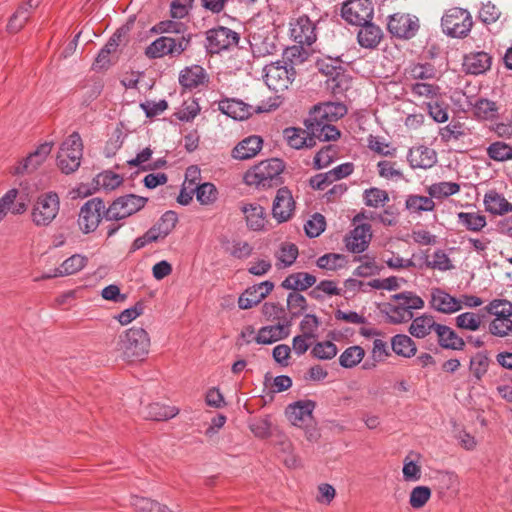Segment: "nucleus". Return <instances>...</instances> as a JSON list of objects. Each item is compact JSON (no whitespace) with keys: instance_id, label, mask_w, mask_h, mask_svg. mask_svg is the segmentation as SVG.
I'll list each match as a JSON object with an SVG mask.
<instances>
[{"instance_id":"1","label":"nucleus","mask_w":512,"mask_h":512,"mask_svg":"<svg viewBox=\"0 0 512 512\" xmlns=\"http://www.w3.org/2000/svg\"><path fill=\"white\" fill-rule=\"evenodd\" d=\"M284 170L283 161L272 158L253 166L244 175V182L257 188H268L280 182Z\"/></svg>"},{"instance_id":"2","label":"nucleus","mask_w":512,"mask_h":512,"mask_svg":"<svg viewBox=\"0 0 512 512\" xmlns=\"http://www.w3.org/2000/svg\"><path fill=\"white\" fill-rule=\"evenodd\" d=\"M120 345L127 360H143L149 353L150 337L145 329L132 327L121 337Z\"/></svg>"},{"instance_id":"3","label":"nucleus","mask_w":512,"mask_h":512,"mask_svg":"<svg viewBox=\"0 0 512 512\" xmlns=\"http://www.w3.org/2000/svg\"><path fill=\"white\" fill-rule=\"evenodd\" d=\"M82 155V139L79 133L73 132L59 148L57 154V166L62 173L71 174L80 167Z\"/></svg>"},{"instance_id":"4","label":"nucleus","mask_w":512,"mask_h":512,"mask_svg":"<svg viewBox=\"0 0 512 512\" xmlns=\"http://www.w3.org/2000/svg\"><path fill=\"white\" fill-rule=\"evenodd\" d=\"M191 45V36H161L154 40L145 50L149 58H162L164 56L178 57Z\"/></svg>"},{"instance_id":"5","label":"nucleus","mask_w":512,"mask_h":512,"mask_svg":"<svg viewBox=\"0 0 512 512\" xmlns=\"http://www.w3.org/2000/svg\"><path fill=\"white\" fill-rule=\"evenodd\" d=\"M60 209V199L56 192H46L39 195L33 205L31 218L38 227L50 225L57 217Z\"/></svg>"},{"instance_id":"6","label":"nucleus","mask_w":512,"mask_h":512,"mask_svg":"<svg viewBox=\"0 0 512 512\" xmlns=\"http://www.w3.org/2000/svg\"><path fill=\"white\" fill-rule=\"evenodd\" d=\"M264 80L268 88L274 92L285 91L295 78L293 65L281 61L272 62L264 67Z\"/></svg>"},{"instance_id":"7","label":"nucleus","mask_w":512,"mask_h":512,"mask_svg":"<svg viewBox=\"0 0 512 512\" xmlns=\"http://www.w3.org/2000/svg\"><path fill=\"white\" fill-rule=\"evenodd\" d=\"M472 17L470 13L462 8H451L441 19L443 32L451 37H464L472 28Z\"/></svg>"},{"instance_id":"8","label":"nucleus","mask_w":512,"mask_h":512,"mask_svg":"<svg viewBox=\"0 0 512 512\" xmlns=\"http://www.w3.org/2000/svg\"><path fill=\"white\" fill-rule=\"evenodd\" d=\"M147 201V198L134 194L121 196L106 209L104 218L108 221L125 219L141 210Z\"/></svg>"},{"instance_id":"9","label":"nucleus","mask_w":512,"mask_h":512,"mask_svg":"<svg viewBox=\"0 0 512 512\" xmlns=\"http://www.w3.org/2000/svg\"><path fill=\"white\" fill-rule=\"evenodd\" d=\"M248 43L254 57H266L278 51L277 36L269 27H258L250 31Z\"/></svg>"},{"instance_id":"10","label":"nucleus","mask_w":512,"mask_h":512,"mask_svg":"<svg viewBox=\"0 0 512 512\" xmlns=\"http://www.w3.org/2000/svg\"><path fill=\"white\" fill-rule=\"evenodd\" d=\"M105 204L100 198H92L80 208L78 226L84 234L94 232L105 214Z\"/></svg>"},{"instance_id":"11","label":"nucleus","mask_w":512,"mask_h":512,"mask_svg":"<svg viewBox=\"0 0 512 512\" xmlns=\"http://www.w3.org/2000/svg\"><path fill=\"white\" fill-rule=\"evenodd\" d=\"M240 36L230 28L219 26L206 32V49L212 54L237 46Z\"/></svg>"},{"instance_id":"12","label":"nucleus","mask_w":512,"mask_h":512,"mask_svg":"<svg viewBox=\"0 0 512 512\" xmlns=\"http://www.w3.org/2000/svg\"><path fill=\"white\" fill-rule=\"evenodd\" d=\"M290 36L300 45L311 46L317 40L316 21L307 15H300L290 21Z\"/></svg>"},{"instance_id":"13","label":"nucleus","mask_w":512,"mask_h":512,"mask_svg":"<svg viewBox=\"0 0 512 512\" xmlns=\"http://www.w3.org/2000/svg\"><path fill=\"white\" fill-rule=\"evenodd\" d=\"M373 5L370 0H348L341 9L343 19L353 25H361L373 18Z\"/></svg>"},{"instance_id":"14","label":"nucleus","mask_w":512,"mask_h":512,"mask_svg":"<svg viewBox=\"0 0 512 512\" xmlns=\"http://www.w3.org/2000/svg\"><path fill=\"white\" fill-rule=\"evenodd\" d=\"M270 109L262 106L253 107L237 99H225L219 102V110L222 113L240 121L249 118L254 113H262Z\"/></svg>"},{"instance_id":"15","label":"nucleus","mask_w":512,"mask_h":512,"mask_svg":"<svg viewBox=\"0 0 512 512\" xmlns=\"http://www.w3.org/2000/svg\"><path fill=\"white\" fill-rule=\"evenodd\" d=\"M295 209L291 191L287 187L280 188L273 201L272 215L279 222L288 221Z\"/></svg>"},{"instance_id":"16","label":"nucleus","mask_w":512,"mask_h":512,"mask_svg":"<svg viewBox=\"0 0 512 512\" xmlns=\"http://www.w3.org/2000/svg\"><path fill=\"white\" fill-rule=\"evenodd\" d=\"M52 142L40 144L33 152L24 158L14 169L15 174L31 173L37 170L51 153Z\"/></svg>"},{"instance_id":"17","label":"nucleus","mask_w":512,"mask_h":512,"mask_svg":"<svg viewBox=\"0 0 512 512\" xmlns=\"http://www.w3.org/2000/svg\"><path fill=\"white\" fill-rule=\"evenodd\" d=\"M274 288L271 281H263L248 287L238 298L240 309H250L259 304Z\"/></svg>"},{"instance_id":"18","label":"nucleus","mask_w":512,"mask_h":512,"mask_svg":"<svg viewBox=\"0 0 512 512\" xmlns=\"http://www.w3.org/2000/svg\"><path fill=\"white\" fill-rule=\"evenodd\" d=\"M371 239V225L367 223L360 224L345 237V246L348 251L359 254L368 248Z\"/></svg>"},{"instance_id":"19","label":"nucleus","mask_w":512,"mask_h":512,"mask_svg":"<svg viewBox=\"0 0 512 512\" xmlns=\"http://www.w3.org/2000/svg\"><path fill=\"white\" fill-rule=\"evenodd\" d=\"M430 307L443 314H453L462 309V301L441 288H432Z\"/></svg>"},{"instance_id":"20","label":"nucleus","mask_w":512,"mask_h":512,"mask_svg":"<svg viewBox=\"0 0 512 512\" xmlns=\"http://www.w3.org/2000/svg\"><path fill=\"white\" fill-rule=\"evenodd\" d=\"M387 28L389 32L399 38H411L417 32L419 25L417 19H412L406 14H394L390 16Z\"/></svg>"},{"instance_id":"21","label":"nucleus","mask_w":512,"mask_h":512,"mask_svg":"<svg viewBox=\"0 0 512 512\" xmlns=\"http://www.w3.org/2000/svg\"><path fill=\"white\" fill-rule=\"evenodd\" d=\"M315 402L312 400H300L290 404L286 409V416L294 426L301 427L312 418Z\"/></svg>"},{"instance_id":"22","label":"nucleus","mask_w":512,"mask_h":512,"mask_svg":"<svg viewBox=\"0 0 512 512\" xmlns=\"http://www.w3.org/2000/svg\"><path fill=\"white\" fill-rule=\"evenodd\" d=\"M291 321L278 323L276 325L264 326L259 329L255 336L257 344L269 345L279 340L285 339L289 335Z\"/></svg>"},{"instance_id":"23","label":"nucleus","mask_w":512,"mask_h":512,"mask_svg":"<svg viewBox=\"0 0 512 512\" xmlns=\"http://www.w3.org/2000/svg\"><path fill=\"white\" fill-rule=\"evenodd\" d=\"M240 209L250 230L261 231L265 228L266 212L260 204L241 202Z\"/></svg>"},{"instance_id":"24","label":"nucleus","mask_w":512,"mask_h":512,"mask_svg":"<svg viewBox=\"0 0 512 512\" xmlns=\"http://www.w3.org/2000/svg\"><path fill=\"white\" fill-rule=\"evenodd\" d=\"M407 161L413 169H429L437 162V155L435 150L429 147L418 146L409 150Z\"/></svg>"},{"instance_id":"25","label":"nucleus","mask_w":512,"mask_h":512,"mask_svg":"<svg viewBox=\"0 0 512 512\" xmlns=\"http://www.w3.org/2000/svg\"><path fill=\"white\" fill-rule=\"evenodd\" d=\"M492 63L491 56L484 52H471L464 57L463 66L467 73L479 75L486 72Z\"/></svg>"},{"instance_id":"26","label":"nucleus","mask_w":512,"mask_h":512,"mask_svg":"<svg viewBox=\"0 0 512 512\" xmlns=\"http://www.w3.org/2000/svg\"><path fill=\"white\" fill-rule=\"evenodd\" d=\"M360 26L357 34V40L361 47L367 49L376 48L382 39V30L371 21H367Z\"/></svg>"},{"instance_id":"27","label":"nucleus","mask_w":512,"mask_h":512,"mask_svg":"<svg viewBox=\"0 0 512 512\" xmlns=\"http://www.w3.org/2000/svg\"><path fill=\"white\" fill-rule=\"evenodd\" d=\"M263 145L260 136L252 135L239 142L232 151V156L238 160H247L258 154Z\"/></svg>"},{"instance_id":"28","label":"nucleus","mask_w":512,"mask_h":512,"mask_svg":"<svg viewBox=\"0 0 512 512\" xmlns=\"http://www.w3.org/2000/svg\"><path fill=\"white\" fill-rule=\"evenodd\" d=\"M435 333L438 344L442 348L457 351L464 349L465 341L449 326L443 324L436 325Z\"/></svg>"},{"instance_id":"29","label":"nucleus","mask_w":512,"mask_h":512,"mask_svg":"<svg viewBox=\"0 0 512 512\" xmlns=\"http://www.w3.org/2000/svg\"><path fill=\"white\" fill-rule=\"evenodd\" d=\"M87 261V257L80 254H74L64 260L59 267L55 268L53 273L43 275L42 278L48 279L52 277H62L75 274L86 266Z\"/></svg>"},{"instance_id":"30","label":"nucleus","mask_w":512,"mask_h":512,"mask_svg":"<svg viewBox=\"0 0 512 512\" xmlns=\"http://www.w3.org/2000/svg\"><path fill=\"white\" fill-rule=\"evenodd\" d=\"M283 135L288 145L294 149H301L304 147L311 148L315 145V140L309 134L307 128L305 130L295 127L284 129Z\"/></svg>"},{"instance_id":"31","label":"nucleus","mask_w":512,"mask_h":512,"mask_svg":"<svg viewBox=\"0 0 512 512\" xmlns=\"http://www.w3.org/2000/svg\"><path fill=\"white\" fill-rule=\"evenodd\" d=\"M434 481L436 489L442 496L456 494L459 490L460 481L455 472L438 471Z\"/></svg>"},{"instance_id":"32","label":"nucleus","mask_w":512,"mask_h":512,"mask_svg":"<svg viewBox=\"0 0 512 512\" xmlns=\"http://www.w3.org/2000/svg\"><path fill=\"white\" fill-rule=\"evenodd\" d=\"M484 205L488 212L503 215L512 211V204L500 193L490 190L484 195Z\"/></svg>"},{"instance_id":"33","label":"nucleus","mask_w":512,"mask_h":512,"mask_svg":"<svg viewBox=\"0 0 512 512\" xmlns=\"http://www.w3.org/2000/svg\"><path fill=\"white\" fill-rule=\"evenodd\" d=\"M317 279L314 275L297 272L287 276L281 283V286L287 290L304 291L312 287L316 283Z\"/></svg>"},{"instance_id":"34","label":"nucleus","mask_w":512,"mask_h":512,"mask_svg":"<svg viewBox=\"0 0 512 512\" xmlns=\"http://www.w3.org/2000/svg\"><path fill=\"white\" fill-rule=\"evenodd\" d=\"M206 80L205 70L199 65L186 67L180 72L179 83L188 89H193L204 84Z\"/></svg>"},{"instance_id":"35","label":"nucleus","mask_w":512,"mask_h":512,"mask_svg":"<svg viewBox=\"0 0 512 512\" xmlns=\"http://www.w3.org/2000/svg\"><path fill=\"white\" fill-rule=\"evenodd\" d=\"M411 320L409 333L415 338H425L432 330L436 332V325H439L435 322L434 317L428 314H423Z\"/></svg>"},{"instance_id":"36","label":"nucleus","mask_w":512,"mask_h":512,"mask_svg":"<svg viewBox=\"0 0 512 512\" xmlns=\"http://www.w3.org/2000/svg\"><path fill=\"white\" fill-rule=\"evenodd\" d=\"M491 364V358L488 351H478L475 353L469 361V371L472 377L478 382L483 379L489 370Z\"/></svg>"},{"instance_id":"37","label":"nucleus","mask_w":512,"mask_h":512,"mask_svg":"<svg viewBox=\"0 0 512 512\" xmlns=\"http://www.w3.org/2000/svg\"><path fill=\"white\" fill-rule=\"evenodd\" d=\"M179 410L174 406H167L160 403H152L146 406L142 412L143 416L150 420L163 421L175 417Z\"/></svg>"},{"instance_id":"38","label":"nucleus","mask_w":512,"mask_h":512,"mask_svg":"<svg viewBox=\"0 0 512 512\" xmlns=\"http://www.w3.org/2000/svg\"><path fill=\"white\" fill-rule=\"evenodd\" d=\"M391 347L395 354L404 358H411L417 352L415 342L405 334H397L391 339Z\"/></svg>"},{"instance_id":"39","label":"nucleus","mask_w":512,"mask_h":512,"mask_svg":"<svg viewBox=\"0 0 512 512\" xmlns=\"http://www.w3.org/2000/svg\"><path fill=\"white\" fill-rule=\"evenodd\" d=\"M458 223L471 232H480L486 225V216L478 212H459Z\"/></svg>"},{"instance_id":"40","label":"nucleus","mask_w":512,"mask_h":512,"mask_svg":"<svg viewBox=\"0 0 512 512\" xmlns=\"http://www.w3.org/2000/svg\"><path fill=\"white\" fill-rule=\"evenodd\" d=\"M18 195V190L12 188L8 190L1 198H0V221L6 216L8 211H11L13 214H22L26 210L25 203H17L15 205V199Z\"/></svg>"},{"instance_id":"41","label":"nucleus","mask_w":512,"mask_h":512,"mask_svg":"<svg viewBox=\"0 0 512 512\" xmlns=\"http://www.w3.org/2000/svg\"><path fill=\"white\" fill-rule=\"evenodd\" d=\"M39 3L40 0H28L27 3L20 6L10 18L8 30L13 33L18 32L29 18V9L37 7Z\"/></svg>"},{"instance_id":"42","label":"nucleus","mask_w":512,"mask_h":512,"mask_svg":"<svg viewBox=\"0 0 512 512\" xmlns=\"http://www.w3.org/2000/svg\"><path fill=\"white\" fill-rule=\"evenodd\" d=\"M433 197L421 195H408L405 201V207L410 213L431 212L435 209Z\"/></svg>"},{"instance_id":"43","label":"nucleus","mask_w":512,"mask_h":512,"mask_svg":"<svg viewBox=\"0 0 512 512\" xmlns=\"http://www.w3.org/2000/svg\"><path fill=\"white\" fill-rule=\"evenodd\" d=\"M383 312L385 313L388 322L392 324H401L408 322L413 318V312L401 306L398 302L387 303L384 306Z\"/></svg>"},{"instance_id":"44","label":"nucleus","mask_w":512,"mask_h":512,"mask_svg":"<svg viewBox=\"0 0 512 512\" xmlns=\"http://www.w3.org/2000/svg\"><path fill=\"white\" fill-rule=\"evenodd\" d=\"M405 75L413 80H427L433 79L436 71L432 64L413 63L405 69Z\"/></svg>"},{"instance_id":"45","label":"nucleus","mask_w":512,"mask_h":512,"mask_svg":"<svg viewBox=\"0 0 512 512\" xmlns=\"http://www.w3.org/2000/svg\"><path fill=\"white\" fill-rule=\"evenodd\" d=\"M347 113V108L342 103L328 102L317 105V112L319 118L328 117V120L336 122Z\"/></svg>"},{"instance_id":"46","label":"nucleus","mask_w":512,"mask_h":512,"mask_svg":"<svg viewBox=\"0 0 512 512\" xmlns=\"http://www.w3.org/2000/svg\"><path fill=\"white\" fill-rule=\"evenodd\" d=\"M364 356L365 351L361 346H350L340 355L339 364L343 368H353L363 360Z\"/></svg>"},{"instance_id":"47","label":"nucleus","mask_w":512,"mask_h":512,"mask_svg":"<svg viewBox=\"0 0 512 512\" xmlns=\"http://www.w3.org/2000/svg\"><path fill=\"white\" fill-rule=\"evenodd\" d=\"M153 30L161 34H173L172 37H192V34L188 32V27L184 23L173 20L161 21L153 28Z\"/></svg>"},{"instance_id":"48","label":"nucleus","mask_w":512,"mask_h":512,"mask_svg":"<svg viewBox=\"0 0 512 512\" xmlns=\"http://www.w3.org/2000/svg\"><path fill=\"white\" fill-rule=\"evenodd\" d=\"M391 298L411 312H413V310H420L425 306L424 300L411 291L394 294Z\"/></svg>"},{"instance_id":"49","label":"nucleus","mask_w":512,"mask_h":512,"mask_svg":"<svg viewBox=\"0 0 512 512\" xmlns=\"http://www.w3.org/2000/svg\"><path fill=\"white\" fill-rule=\"evenodd\" d=\"M487 155L497 162L512 160V145L503 141H496L487 147Z\"/></svg>"},{"instance_id":"50","label":"nucleus","mask_w":512,"mask_h":512,"mask_svg":"<svg viewBox=\"0 0 512 512\" xmlns=\"http://www.w3.org/2000/svg\"><path fill=\"white\" fill-rule=\"evenodd\" d=\"M196 199L201 205H211L218 199V190L213 183L205 182L194 188Z\"/></svg>"},{"instance_id":"51","label":"nucleus","mask_w":512,"mask_h":512,"mask_svg":"<svg viewBox=\"0 0 512 512\" xmlns=\"http://www.w3.org/2000/svg\"><path fill=\"white\" fill-rule=\"evenodd\" d=\"M473 112L478 119L491 120L497 116L498 108L494 101L479 99L474 105Z\"/></svg>"},{"instance_id":"52","label":"nucleus","mask_w":512,"mask_h":512,"mask_svg":"<svg viewBox=\"0 0 512 512\" xmlns=\"http://www.w3.org/2000/svg\"><path fill=\"white\" fill-rule=\"evenodd\" d=\"M346 264V257L337 253H327L317 259V266L325 270H338Z\"/></svg>"},{"instance_id":"53","label":"nucleus","mask_w":512,"mask_h":512,"mask_svg":"<svg viewBox=\"0 0 512 512\" xmlns=\"http://www.w3.org/2000/svg\"><path fill=\"white\" fill-rule=\"evenodd\" d=\"M337 353L336 344L328 340L317 342L311 349V355L319 360H331Z\"/></svg>"},{"instance_id":"54","label":"nucleus","mask_w":512,"mask_h":512,"mask_svg":"<svg viewBox=\"0 0 512 512\" xmlns=\"http://www.w3.org/2000/svg\"><path fill=\"white\" fill-rule=\"evenodd\" d=\"M460 191V185L455 182H439L428 188V193L433 198L452 196Z\"/></svg>"},{"instance_id":"55","label":"nucleus","mask_w":512,"mask_h":512,"mask_svg":"<svg viewBox=\"0 0 512 512\" xmlns=\"http://www.w3.org/2000/svg\"><path fill=\"white\" fill-rule=\"evenodd\" d=\"M94 182L97 186L103 188L104 190L111 191L122 184L123 178L119 174L112 171H104L95 177Z\"/></svg>"},{"instance_id":"56","label":"nucleus","mask_w":512,"mask_h":512,"mask_svg":"<svg viewBox=\"0 0 512 512\" xmlns=\"http://www.w3.org/2000/svg\"><path fill=\"white\" fill-rule=\"evenodd\" d=\"M132 506L135 512H172L167 506L145 497H134Z\"/></svg>"},{"instance_id":"57","label":"nucleus","mask_w":512,"mask_h":512,"mask_svg":"<svg viewBox=\"0 0 512 512\" xmlns=\"http://www.w3.org/2000/svg\"><path fill=\"white\" fill-rule=\"evenodd\" d=\"M363 197L365 204L373 208L384 206L389 201L388 193L376 187L366 189Z\"/></svg>"},{"instance_id":"58","label":"nucleus","mask_w":512,"mask_h":512,"mask_svg":"<svg viewBox=\"0 0 512 512\" xmlns=\"http://www.w3.org/2000/svg\"><path fill=\"white\" fill-rule=\"evenodd\" d=\"M456 326L460 329L477 331L482 323V317L474 312H464L455 318Z\"/></svg>"},{"instance_id":"59","label":"nucleus","mask_w":512,"mask_h":512,"mask_svg":"<svg viewBox=\"0 0 512 512\" xmlns=\"http://www.w3.org/2000/svg\"><path fill=\"white\" fill-rule=\"evenodd\" d=\"M324 295H341V289L333 280H322L312 289L310 296L314 299H322Z\"/></svg>"},{"instance_id":"60","label":"nucleus","mask_w":512,"mask_h":512,"mask_svg":"<svg viewBox=\"0 0 512 512\" xmlns=\"http://www.w3.org/2000/svg\"><path fill=\"white\" fill-rule=\"evenodd\" d=\"M362 263L354 270L353 275L357 277H370L380 272V267L376 264L375 259L368 255L358 258Z\"/></svg>"},{"instance_id":"61","label":"nucleus","mask_w":512,"mask_h":512,"mask_svg":"<svg viewBox=\"0 0 512 512\" xmlns=\"http://www.w3.org/2000/svg\"><path fill=\"white\" fill-rule=\"evenodd\" d=\"M298 256V248L293 243H283L276 253L277 260L283 267L291 266Z\"/></svg>"},{"instance_id":"62","label":"nucleus","mask_w":512,"mask_h":512,"mask_svg":"<svg viewBox=\"0 0 512 512\" xmlns=\"http://www.w3.org/2000/svg\"><path fill=\"white\" fill-rule=\"evenodd\" d=\"M426 265L429 268L439 271H448L454 269V265L451 259L442 249H437L432 255V260L427 261Z\"/></svg>"},{"instance_id":"63","label":"nucleus","mask_w":512,"mask_h":512,"mask_svg":"<svg viewBox=\"0 0 512 512\" xmlns=\"http://www.w3.org/2000/svg\"><path fill=\"white\" fill-rule=\"evenodd\" d=\"M326 227L325 217L320 213L313 214L304 225L305 233L310 238L318 237Z\"/></svg>"},{"instance_id":"64","label":"nucleus","mask_w":512,"mask_h":512,"mask_svg":"<svg viewBox=\"0 0 512 512\" xmlns=\"http://www.w3.org/2000/svg\"><path fill=\"white\" fill-rule=\"evenodd\" d=\"M287 308L292 318L301 315L307 309L306 298L298 292L289 293L287 297Z\"/></svg>"}]
</instances>
